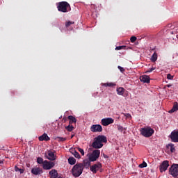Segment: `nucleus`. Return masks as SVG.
Listing matches in <instances>:
<instances>
[{
  "instance_id": "obj_1",
  "label": "nucleus",
  "mask_w": 178,
  "mask_h": 178,
  "mask_svg": "<svg viewBox=\"0 0 178 178\" xmlns=\"http://www.w3.org/2000/svg\"><path fill=\"white\" fill-rule=\"evenodd\" d=\"M103 143H108L106 136L103 135H99L97 138H95V140L92 144V147L95 149H99V148H102V147H104Z\"/></svg>"
},
{
  "instance_id": "obj_2",
  "label": "nucleus",
  "mask_w": 178,
  "mask_h": 178,
  "mask_svg": "<svg viewBox=\"0 0 178 178\" xmlns=\"http://www.w3.org/2000/svg\"><path fill=\"white\" fill-rule=\"evenodd\" d=\"M83 170H84L83 168V163H76L72 169V175L74 177H79V176H81Z\"/></svg>"
},
{
  "instance_id": "obj_3",
  "label": "nucleus",
  "mask_w": 178,
  "mask_h": 178,
  "mask_svg": "<svg viewBox=\"0 0 178 178\" xmlns=\"http://www.w3.org/2000/svg\"><path fill=\"white\" fill-rule=\"evenodd\" d=\"M57 9L58 12H63V13H67V12H70L72 8H70V4L67 1H61L58 3V6H57Z\"/></svg>"
},
{
  "instance_id": "obj_4",
  "label": "nucleus",
  "mask_w": 178,
  "mask_h": 178,
  "mask_svg": "<svg viewBox=\"0 0 178 178\" xmlns=\"http://www.w3.org/2000/svg\"><path fill=\"white\" fill-rule=\"evenodd\" d=\"M140 133L143 137H152V136L155 133V130H154L150 127H147L145 128H142L140 129Z\"/></svg>"
},
{
  "instance_id": "obj_5",
  "label": "nucleus",
  "mask_w": 178,
  "mask_h": 178,
  "mask_svg": "<svg viewBox=\"0 0 178 178\" xmlns=\"http://www.w3.org/2000/svg\"><path fill=\"white\" fill-rule=\"evenodd\" d=\"M90 170L93 175L97 174L98 171L102 173V172H104V170L102 169V163H101V162H97V163L90 165Z\"/></svg>"
},
{
  "instance_id": "obj_6",
  "label": "nucleus",
  "mask_w": 178,
  "mask_h": 178,
  "mask_svg": "<svg viewBox=\"0 0 178 178\" xmlns=\"http://www.w3.org/2000/svg\"><path fill=\"white\" fill-rule=\"evenodd\" d=\"M169 175L174 178H178V164L173 163L169 168Z\"/></svg>"
},
{
  "instance_id": "obj_7",
  "label": "nucleus",
  "mask_w": 178,
  "mask_h": 178,
  "mask_svg": "<svg viewBox=\"0 0 178 178\" xmlns=\"http://www.w3.org/2000/svg\"><path fill=\"white\" fill-rule=\"evenodd\" d=\"M101 155V151L99 149L93 150L92 154L89 156V161L90 162H95L99 158Z\"/></svg>"
},
{
  "instance_id": "obj_8",
  "label": "nucleus",
  "mask_w": 178,
  "mask_h": 178,
  "mask_svg": "<svg viewBox=\"0 0 178 178\" xmlns=\"http://www.w3.org/2000/svg\"><path fill=\"white\" fill-rule=\"evenodd\" d=\"M55 166V163L45 160L43 163L42 168L44 170H50Z\"/></svg>"
},
{
  "instance_id": "obj_9",
  "label": "nucleus",
  "mask_w": 178,
  "mask_h": 178,
  "mask_svg": "<svg viewBox=\"0 0 178 178\" xmlns=\"http://www.w3.org/2000/svg\"><path fill=\"white\" fill-rule=\"evenodd\" d=\"M44 156L49 161H56V155L51 150H49L47 153H45Z\"/></svg>"
},
{
  "instance_id": "obj_10",
  "label": "nucleus",
  "mask_w": 178,
  "mask_h": 178,
  "mask_svg": "<svg viewBox=\"0 0 178 178\" xmlns=\"http://www.w3.org/2000/svg\"><path fill=\"white\" fill-rule=\"evenodd\" d=\"M115 122L111 118H103L102 119L101 124L102 126H109V124H112Z\"/></svg>"
},
{
  "instance_id": "obj_11",
  "label": "nucleus",
  "mask_w": 178,
  "mask_h": 178,
  "mask_svg": "<svg viewBox=\"0 0 178 178\" xmlns=\"http://www.w3.org/2000/svg\"><path fill=\"white\" fill-rule=\"evenodd\" d=\"M169 137L172 143H178V130L172 131Z\"/></svg>"
},
{
  "instance_id": "obj_12",
  "label": "nucleus",
  "mask_w": 178,
  "mask_h": 178,
  "mask_svg": "<svg viewBox=\"0 0 178 178\" xmlns=\"http://www.w3.org/2000/svg\"><path fill=\"white\" fill-rule=\"evenodd\" d=\"M90 131H92V133H101L102 131V126L100 124H93L90 127Z\"/></svg>"
},
{
  "instance_id": "obj_13",
  "label": "nucleus",
  "mask_w": 178,
  "mask_h": 178,
  "mask_svg": "<svg viewBox=\"0 0 178 178\" xmlns=\"http://www.w3.org/2000/svg\"><path fill=\"white\" fill-rule=\"evenodd\" d=\"M168 168H169V161H164L163 163L160 165L159 170L160 172L162 173L163 172H166L168 170Z\"/></svg>"
},
{
  "instance_id": "obj_14",
  "label": "nucleus",
  "mask_w": 178,
  "mask_h": 178,
  "mask_svg": "<svg viewBox=\"0 0 178 178\" xmlns=\"http://www.w3.org/2000/svg\"><path fill=\"white\" fill-rule=\"evenodd\" d=\"M31 172L32 175H34L35 176H38V175H42V168L40 167H34L31 169Z\"/></svg>"
},
{
  "instance_id": "obj_15",
  "label": "nucleus",
  "mask_w": 178,
  "mask_h": 178,
  "mask_svg": "<svg viewBox=\"0 0 178 178\" xmlns=\"http://www.w3.org/2000/svg\"><path fill=\"white\" fill-rule=\"evenodd\" d=\"M140 80L142 83H146L147 84L149 83L150 79L148 75H142L140 76Z\"/></svg>"
},
{
  "instance_id": "obj_16",
  "label": "nucleus",
  "mask_w": 178,
  "mask_h": 178,
  "mask_svg": "<svg viewBox=\"0 0 178 178\" xmlns=\"http://www.w3.org/2000/svg\"><path fill=\"white\" fill-rule=\"evenodd\" d=\"M50 178H58V170L53 169L49 172Z\"/></svg>"
},
{
  "instance_id": "obj_17",
  "label": "nucleus",
  "mask_w": 178,
  "mask_h": 178,
  "mask_svg": "<svg viewBox=\"0 0 178 178\" xmlns=\"http://www.w3.org/2000/svg\"><path fill=\"white\" fill-rule=\"evenodd\" d=\"M51 138L48 137V134H44L39 137V141H49Z\"/></svg>"
},
{
  "instance_id": "obj_18",
  "label": "nucleus",
  "mask_w": 178,
  "mask_h": 178,
  "mask_svg": "<svg viewBox=\"0 0 178 178\" xmlns=\"http://www.w3.org/2000/svg\"><path fill=\"white\" fill-rule=\"evenodd\" d=\"M117 129L120 133H123V134H126V131L127 130V128L123 127L122 125L118 124L117 125Z\"/></svg>"
},
{
  "instance_id": "obj_19",
  "label": "nucleus",
  "mask_w": 178,
  "mask_h": 178,
  "mask_svg": "<svg viewBox=\"0 0 178 178\" xmlns=\"http://www.w3.org/2000/svg\"><path fill=\"white\" fill-rule=\"evenodd\" d=\"M83 169H84V168H86V169H88L91 165V162L88 160H83Z\"/></svg>"
},
{
  "instance_id": "obj_20",
  "label": "nucleus",
  "mask_w": 178,
  "mask_h": 178,
  "mask_svg": "<svg viewBox=\"0 0 178 178\" xmlns=\"http://www.w3.org/2000/svg\"><path fill=\"white\" fill-rule=\"evenodd\" d=\"M177 111H178V103L175 102L172 108L169 111V113H173L177 112Z\"/></svg>"
},
{
  "instance_id": "obj_21",
  "label": "nucleus",
  "mask_w": 178,
  "mask_h": 178,
  "mask_svg": "<svg viewBox=\"0 0 178 178\" xmlns=\"http://www.w3.org/2000/svg\"><path fill=\"white\" fill-rule=\"evenodd\" d=\"M68 119L70 120V124H73V123H77V120L73 115H69Z\"/></svg>"
},
{
  "instance_id": "obj_22",
  "label": "nucleus",
  "mask_w": 178,
  "mask_h": 178,
  "mask_svg": "<svg viewBox=\"0 0 178 178\" xmlns=\"http://www.w3.org/2000/svg\"><path fill=\"white\" fill-rule=\"evenodd\" d=\"M102 86H103L104 87H115L116 86V83L112 82L104 83H102Z\"/></svg>"
},
{
  "instance_id": "obj_23",
  "label": "nucleus",
  "mask_w": 178,
  "mask_h": 178,
  "mask_svg": "<svg viewBox=\"0 0 178 178\" xmlns=\"http://www.w3.org/2000/svg\"><path fill=\"white\" fill-rule=\"evenodd\" d=\"M117 94L118 95H123L124 94V89L122 87L117 88Z\"/></svg>"
},
{
  "instance_id": "obj_24",
  "label": "nucleus",
  "mask_w": 178,
  "mask_h": 178,
  "mask_svg": "<svg viewBox=\"0 0 178 178\" xmlns=\"http://www.w3.org/2000/svg\"><path fill=\"white\" fill-rule=\"evenodd\" d=\"M157 60H158V54H156V52H154L151 57V60L152 62H156Z\"/></svg>"
},
{
  "instance_id": "obj_25",
  "label": "nucleus",
  "mask_w": 178,
  "mask_h": 178,
  "mask_svg": "<svg viewBox=\"0 0 178 178\" xmlns=\"http://www.w3.org/2000/svg\"><path fill=\"white\" fill-rule=\"evenodd\" d=\"M72 154L77 159H80L81 158V156H80V154L77 151H76V150L72 151Z\"/></svg>"
},
{
  "instance_id": "obj_26",
  "label": "nucleus",
  "mask_w": 178,
  "mask_h": 178,
  "mask_svg": "<svg viewBox=\"0 0 178 178\" xmlns=\"http://www.w3.org/2000/svg\"><path fill=\"white\" fill-rule=\"evenodd\" d=\"M68 163H70V165H75L76 164V159H74V157H70L68 159Z\"/></svg>"
},
{
  "instance_id": "obj_27",
  "label": "nucleus",
  "mask_w": 178,
  "mask_h": 178,
  "mask_svg": "<svg viewBox=\"0 0 178 178\" xmlns=\"http://www.w3.org/2000/svg\"><path fill=\"white\" fill-rule=\"evenodd\" d=\"M44 159L41 158V157H38L37 158V163L39 165H44Z\"/></svg>"
},
{
  "instance_id": "obj_28",
  "label": "nucleus",
  "mask_w": 178,
  "mask_h": 178,
  "mask_svg": "<svg viewBox=\"0 0 178 178\" xmlns=\"http://www.w3.org/2000/svg\"><path fill=\"white\" fill-rule=\"evenodd\" d=\"M15 172H19L21 175H22V173H24V170L22 168H19V167L17 166L15 167Z\"/></svg>"
},
{
  "instance_id": "obj_29",
  "label": "nucleus",
  "mask_w": 178,
  "mask_h": 178,
  "mask_svg": "<svg viewBox=\"0 0 178 178\" xmlns=\"http://www.w3.org/2000/svg\"><path fill=\"white\" fill-rule=\"evenodd\" d=\"M168 147H170L171 152H175V151H176V149L175 148V145H173L172 143L168 144Z\"/></svg>"
},
{
  "instance_id": "obj_30",
  "label": "nucleus",
  "mask_w": 178,
  "mask_h": 178,
  "mask_svg": "<svg viewBox=\"0 0 178 178\" xmlns=\"http://www.w3.org/2000/svg\"><path fill=\"white\" fill-rule=\"evenodd\" d=\"M65 129H66V130H67V131H73L74 127H73V125L70 124L67 127H66Z\"/></svg>"
},
{
  "instance_id": "obj_31",
  "label": "nucleus",
  "mask_w": 178,
  "mask_h": 178,
  "mask_svg": "<svg viewBox=\"0 0 178 178\" xmlns=\"http://www.w3.org/2000/svg\"><path fill=\"white\" fill-rule=\"evenodd\" d=\"M72 24H74V22H72V21H68L65 22V27H70V26H72Z\"/></svg>"
},
{
  "instance_id": "obj_32",
  "label": "nucleus",
  "mask_w": 178,
  "mask_h": 178,
  "mask_svg": "<svg viewBox=\"0 0 178 178\" xmlns=\"http://www.w3.org/2000/svg\"><path fill=\"white\" fill-rule=\"evenodd\" d=\"M56 140H58L59 142L63 143V141H66L67 138L63 137H57Z\"/></svg>"
},
{
  "instance_id": "obj_33",
  "label": "nucleus",
  "mask_w": 178,
  "mask_h": 178,
  "mask_svg": "<svg viewBox=\"0 0 178 178\" xmlns=\"http://www.w3.org/2000/svg\"><path fill=\"white\" fill-rule=\"evenodd\" d=\"M120 49H126V46H118L115 47V51H120Z\"/></svg>"
},
{
  "instance_id": "obj_34",
  "label": "nucleus",
  "mask_w": 178,
  "mask_h": 178,
  "mask_svg": "<svg viewBox=\"0 0 178 178\" xmlns=\"http://www.w3.org/2000/svg\"><path fill=\"white\" fill-rule=\"evenodd\" d=\"M147 163H145V161H143L141 164L139 165V168H147Z\"/></svg>"
},
{
  "instance_id": "obj_35",
  "label": "nucleus",
  "mask_w": 178,
  "mask_h": 178,
  "mask_svg": "<svg viewBox=\"0 0 178 178\" xmlns=\"http://www.w3.org/2000/svg\"><path fill=\"white\" fill-rule=\"evenodd\" d=\"M131 42H136L137 41V38L136 36H131L130 38Z\"/></svg>"
},
{
  "instance_id": "obj_36",
  "label": "nucleus",
  "mask_w": 178,
  "mask_h": 178,
  "mask_svg": "<svg viewBox=\"0 0 178 178\" xmlns=\"http://www.w3.org/2000/svg\"><path fill=\"white\" fill-rule=\"evenodd\" d=\"M77 149L81 155L84 156V149H83L82 148H80V147H78Z\"/></svg>"
},
{
  "instance_id": "obj_37",
  "label": "nucleus",
  "mask_w": 178,
  "mask_h": 178,
  "mask_svg": "<svg viewBox=\"0 0 178 178\" xmlns=\"http://www.w3.org/2000/svg\"><path fill=\"white\" fill-rule=\"evenodd\" d=\"M118 69H119V70L121 72V73H123L124 72V68H123V67H121L120 65H119L118 67Z\"/></svg>"
},
{
  "instance_id": "obj_38",
  "label": "nucleus",
  "mask_w": 178,
  "mask_h": 178,
  "mask_svg": "<svg viewBox=\"0 0 178 178\" xmlns=\"http://www.w3.org/2000/svg\"><path fill=\"white\" fill-rule=\"evenodd\" d=\"M167 79L168 80H173V76H172L170 74H167Z\"/></svg>"
},
{
  "instance_id": "obj_39",
  "label": "nucleus",
  "mask_w": 178,
  "mask_h": 178,
  "mask_svg": "<svg viewBox=\"0 0 178 178\" xmlns=\"http://www.w3.org/2000/svg\"><path fill=\"white\" fill-rule=\"evenodd\" d=\"M155 70V67H152L149 69V70L146 71L145 73H151L152 72H154Z\"/></svg>"
},
{
  "instance_id": "obj_40",
  "label": "nucleus",
  "mask_w": 178,
  "mask_h": 178,
  "mask_svg": "<svg viewBox=\"0 0 178 178\" xmlns=\"http://www.w3.org/2000/svg\"><path fill=\"white\" fill-rule=\"evenodd\" d=\"M103 156L104 158H105L106 159H107V158H109V156H108V155L103 154Z\"/></svg>"
},
{
  "instance_id": "obj_41",
  "label": "nucleus",
  "mask_w": 178,
  "mask_h": 178,
  "mask_svg": "<svg viewBox=\"0 0 178 178\" xmlns=\"http://www.w3.org/2000/svg\"><path fill=\"white\" fill-rule=\"evenodd\" d=\"M0 165H3V160H0Z\"/></svg>"
},
{
  "instance_id": "obj_42",
  "label": "nucleus",
  "mask_w": 178,
  "mask_h": 178,
  "mask_svg": "<svg viewBox=\"0 0 178 178\" xmlns=\"http://www.w3.org/2000/svg\"><path fill=\"white\" fill-rule=\"evenodd\" d=\"M125 116H126L127 118H129V116H131V115H130V114L127 113V114L125 115Z\"/></svg>"
},
{
  "instance_id": "obj_43",
  "label": "nucleus",
  "mask_w": 178,
  "mask_h": 178,
  "mask_svg": "<svg viewBox=\"0 0 178 178\" xmlns=\"http://www.w3.org/2000/svg\"><path fill=\"white\" fill-rule=\"evenodd\" d=\"M168 27H172V24H168Z\"/></svg>"
},
{
  "instance_id": "obj_44",
  "label": "nucleus",
  "mask_w": 178,
  "mask_h": 178,
  "mask_svg": "<svg viewBox=\"0 0 178 178\" xmlns=\"http://www.w3.org/2000/svg\"><path fill=\"white\" fill-rule=\"evenodd\" d=\"M74 137V135H72L71 138H73Z\"/></svg>"
},
{
  "instance_id": "obj_45",
  "label": "nucleus",
  "mask_w": 178,
  "mask_h": 178,
  "mask_svg": "<svg viewBox=\"0 0 178 178\" xmlns=\"http://www.w3.org/2000/svg\"><path fill=\"white\" fill-rule=\"evenodd\" d=\"M168 87H170V85H168Z\"/></svg>"
},
{
  "instance_id": "obj_46",
  "label": "nucleus",
  "mask_w": 178,
  "mask_h": 178,
  "mask_svg": "<svg viewBox=\"0 0 178 178\" xmlns=\"http://www.w3.org/2000/svg\"><path fill=\"white\" fill-rule=\"evenodd\" d=\"M177 55H178V54H177Z\"/></svg>"
}]
</instances>
